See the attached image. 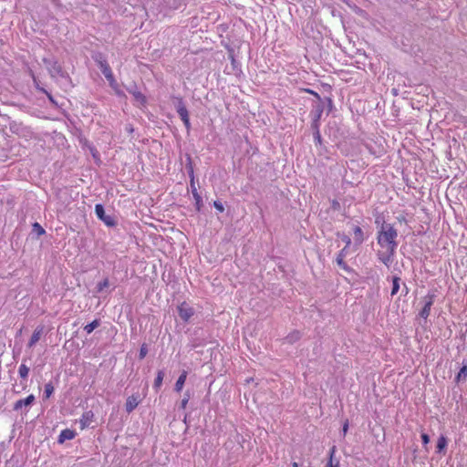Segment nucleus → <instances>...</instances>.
Instances as JSON below:
<instances>
[{
	"mask_svg": "<svg viewBox=\"0 0 467 467\" xmlns=\"http://www.w3.org/2000/svg\"><path fill=\"white\" fill-rule=\"evenodd\" d=\"M75 437V432L71 430H63L58 436V442L62 443L67 440H72Z\"/></svg>",
	"mask_w": 467,
	"mask_h": 467,
	"instance_id": "14",
	"label": "nucleus"
},
{
	"mask_svg": "<svg viewBox=\"0 0 467 467\" xmlns=\"http://www.w3.org/2000/svg\"><path fill=\"white\" fill-rule=\"evenodd\" d=\"M46 95H47V99H49V101H50L52 104L57 105V102L55 101V99H54L53 96H52L49 92H47V94H46Z\"/></svg>",
	"mask_w": 467,
	"mask_h": 467,
	"instance_id": "35",
	"label": "nucleus"
},
{
	"mask_svg": "<svg viewBox=\"0 0 467 467\" xmlns=\"http://www.w3.org/2000/svg\"><path fill=\"white\" fill-rule=\"evenodd\" d=\"M32 232L36 234L37 236H41L46 234L45 229L38 223H34L32 224Z\"/></svg>",
	"mask_w": 467,
	"mask_h": 467,
	"instance_id": "21",
	"label": "nucleus"
},
{
	"mask_svg": "<svg viewBox=\"0 0 467 467\" xmlns=\"http://www.w3.org/2000/svg\"><path fill=\"white\" fill-rule=\"evenodd\" d=\"M178 313L184 322H188L194 315V309L186 302H182L178 306Z\"/></svg>",
	"mask_w": 467,
	"mask_h": 467,
	"instance_id": "6",
	"label": "nucleus"
},
{
	"mask_svg": "<svg viewBox=\"0 0 467 467\" xmlns=\"http://www.w3.org/2000/svg\"><path fill=\"white\" fill-rule=\"evenodd\" d=\"M95 212L97 216L102 220L107 225L113 226L115 224L114 218L109 215H106L104 207L101 204H96Z\"/></svg>",
	"mask_w": 467,
	"mask_h": 467,
	"instance_id": "7",
	"label": "nucleus"
},
{
	"mask_svg": "<svg viewBox=\"0 0 467 467\" xmlns=\"http://www.w3.org/2000/svg\"><path fill=\"white\" fill-rule=\"evenodd\" d=\"M424 306L420 312V317L423 318L424 320H427L431 314V306L434 303L435 295L434 294H429L424 298Z\"/></svg>",
	"mask_w": 467,
	"mask_h": 467,
	"instance_id": "5",
	"label": "nucleus"
},
{
	"mask_svg": "<svg viewBox=\"0 0 467 467\" xmlns=\"http://www.w3.org/2000/svg\"><path fill=\"white\" fill-rule=\"evenodd\" d=\"M35 400V396L33 394H30L26 399L16 400L14 404L13 410H19L23 407L31 406L34 403Z\"/></svg>",
	"mask_w": 467,
	"mask_h": 467,
	"instance_id": "9",
	"label": "nucleus"
},
{
	"mask_svg": "<svg viewBox=\"0 0 467 467\" xmlns=\"http://www.w3.org/2000/svg\"><path fill=\"white\" fill-rule=\"evenodd\" d=\"M336 451H337L336 446H333L329 450V460H328L326 467H339V461L334 458Z\"/></svg>",
	"mask_w": 467,
	"mask_h": 467,
	"instance_id": "13",
	"label": "nucleus"
},
{
	"mask_svg": "<svg viewBox=\"0 0 467 467\" xmlns=\"http://www.w3.org/2000/svg\"><path fill=\"white\" fill-rule=\"evenodd\" d=\"M397 237L396 228L393 224L388 223H383L377 233V243L379 245L377 255L387 266L393 261L398 247Z\"/></svg>",
	"mask_w": 467,
	"mask_h": 467,
	"instance_id": "1",
	"label": "nucleus"
},
{
	"mask_svg": "<svg viewBox=\"0 0 467 467\" xmlns=\"http://www.w3.org/2000/svg\"><path fill=\"white\" fill-rule=\"evenodd\" d=\"M190 187H191L192 192V189H197L195 186V176H194V172H193L192 169L190 172Z\"/></svg>",
	"mask_w": 467,
	"mask_h": 467,
	"instance_id": "30",
	"label": "nucleus"
},
{
	"mask_svg": "<svg viewBox=\"0 0 467 467\" xmlns=\"http://www.w3.org/2000/svg\"><path fill=\"white\" fill-rule=\"evenodd\" d=\"M353 238L357 245H360L364 241V234L359 226H355L353 229Z\"/></svg>",
	"mask_w": 467,
	"mask_h": 467,
	"instance_id": "12",
	"label": "nucleus"
},
{
	"mask_svg": "<svg viewBox=\"0 0 467 467\" xmlns=\"http://www.w3.org/2000/svg\"><path fill=\"white\" fill-rule=\"evenodd\" d=\"M178 100H179V103H178V106H177V112H178L181 119L182 120L186 130H190V129H191V122H190L188 109L185 107L182 98L178 99Z\"/></svg>",
	"mask_w": 467,
	"mask_h": 467,
	"instance_id": "4",
	"label": "nucleus"
},
{
	"mask_svg": "<svg viewBox=\"0 0 467 467\" xmlns=\"http://www.w3.org/2000/svg\"><path fill=\"white\" fill-rule=\"evenodd\" d=\"M467 379V365H463L455 377V380L460 382Z\"/></svg>",
	"mask_w": 467,
	"mask_h": 467,
	"instance_id": "18",
	"label": "nucleus"
},
{
	"mask_svg": "<svg viewBox=\"0 0 467 467\" xmlns=\"http://www.w3.org/2000/svg\"><path fill=\"white\" fill-rule=\"evenodd\" d=\"M400 221L405 220V217L399 218Z\"/></svg>",
	"mask_w": 467,
	"mask_h": 467,
	"instance_id": "39",
	"label": "nucleus"
},
{
	"mask_svg": "<svg viewBox=\"0 0 467 467\" xmlns=\"http://www.w3.org/2000/svg\"><path fill=\"white\" fill-rule=\"evenodd\" d=\"M163 379H164V371L163 370H159L157 372V376L154 379V382H153V388L156 391H159L161 385H162V382H163Z\"/></svg>",
	"mask_w": 467,
	"mask_h": 467,
	"instance_id": "16",
	"label": "nucleus"
},
{
	"mask_svg": "<svg viewBox=\"0 0 467 467\" xmlns=\"http://www.w3.org/2000/svg\"><path fill=\"white\" fill-rule=\"evenodd\" d=\"M292 467H299V465H298L297 462H295L292 463Z\"/></svg>",
	"mask_w": 467,
	"mask_h": 467,
	"instance_id": "37",
	"label": "nucleus"
},
{
	"mask_svg": "<svg viewBox=\"0 0 467 467\" xmlns=\"http://www.w3.org/2000/svg\"><path fill=\"white\" fill-rule=\"evenodd\" d=\"M54 392V386L51 382H48L45 385V390H44V398L48 399L52 393Z\"/></svg>",
	"mask_w": 467,
	"mask_h": 467,
	"instance_id": "23",
	"label": "nucleus"
},
{
	"mask_svg": "<svg viewBox=\"0 0 467 467\" xmlns=\"http://www.w3.org/2000/svg\"><path fill=\"white\" fill-rule=\"evenodd\" d=\"M448 444L447 438L444 435H441L437 441V452L443 453Z\"/></svg>",
	"mask_w": 467,
	"mask_h": 467,
	"instance_id": "15",
	"label": "nucleus"
},
{
	"mask_svg": "<svg viewBox=\"0 0 467 467\" xmlns=\"http://www.w3.org/2000/svg\"><path fill=\"white\" fill-rule=\"evenodd\" d=\"M43 63L46 65L47 69L48 70V73L52 78H56L57 77L63 78H68L67 73L63 70L61 65L57 60L44 57Z\"/></svg>",
	"mask_w": 467,
	"mask_h": 467,
	"instance_id": "2",
	"label": "nucleus"
},
{
	"mask_svg": "<svg viewBox=\"0 0 467 467\" xmlns=\"http://www.w3.org/2000/svg\"><path fill=\"white\" fill-rule=\"evenodd\" d=\"M133 97H134L135 101L140 106H145V104H146V98H145V96L143 94H141L140 92H134L133 93Z\"/></svg>",
	"mask_w": 467,
	"mask_h": 467,
	"instance_id": "20",
	"label": "nucleus"
},
{
	"mask_svg": "<svg viewBox=\"0 0 467 467\" xmlns=\"http://www.w3.org/2000/svg\"><path fill=\"white\" fill-rule=\"evenodd\" d=\"M44 326H38L36 327L27 344L28 348H33L40 340L42 335L44 334Z\"/></svg>",
	"mask_w": 467,
	"mask_h": 467,
	"instance_id": "10",
	"label": "nucleus"
},
{
	"mask_svg": "<svg viewBox=\"0 0 467 467\" xmlns=\"http://www.w3.org/2000/svg\"><path fill=\"white\" fill-rule=\"evenodd\" d=\"M187 375H188V372L186 370H183L181 373V375L179 376V378L177 379L175 385H174V390L177 393L182 392V390L184 387V384L186 382V379H187Z\"/></svg>",
	"mask_w": 467,
	"mask_h": 467,
	"instance_id": "11",
	"label": "nucleus"
},
{
	"mask_svg": "<svg viewBox=\"0 0 467 467\" xmlns=\"http://www.w3.org/2000/svg\"><path fill=\"white\" fill-rule=\"evenodd\" d=\"M348 430V420H346L345 423L343 424V428H342L344 436L347 434Z\"/></svg>",
	"mask_w": 467,
	"mask_h": 467,
	"instance_id": "34",
	"label": "nucleus"
},
{
	"mask_svg": "<svg viewBox=\"0 0 467 467\" xmlns=\"http://www.w3.org/2000/svg\"><path fill=\"white\" fill-rule=\"evenodd\" d=\"M140 402V395H131L130 396L125 403V410L128 413H130L133 410L137 408V406Z\"/></svg>",
	"mask_w": 467,
	"mask_h": 467,
	"instance_id": "8",
	"label": "nucleus"
},
{
	"mask_svg": "<svg viewBox=\"0 0 467 467\" xmlns=\"http://www.w3.org/2000/svg\"><path fill=\"white\" fill-rule=\"evenodd\" d=\"M342 241L346 244V249L351 244V239L349 238V236L348 235H343L342 236Z\"/></svg>",
	"mask_w": 467,
	"mask_h": 467,
	"instance_id": "33",
	"label": "nucleus"
},
{
	"mask_svg": "<svg viewBox=\"0 0 467 467\" xmlns=\"http://www.w3.org/2000/svg\"><path fill=\"white\" fill-rule=\"evenodd\" d=\"M420 438H421V441H422V444L425 448L426 451H428V444L430 442V437L427 433H421L420 435Z\"/></svg>",
	"mask_w": 467,
	"mask_h": 467,
	"instance_id": "29",
	"label": "nucleus"
},
{
	"mask_svg": "<svg viewBox=\"0 0 467 467\" xmlns=\"http://www.w3.org/2000/svg\"><path fill=\"white\" fill-rule=\"evenodd\" d=\"M213 206L220 213H223L224 211V208H223V204L221 202H213Z\"/></svg>",
	"mask_w": 467,
	"mask_h": 467,
	"instance_id": "32",
	"label": "nucleus"
},
{
	"mask_svg": "<svg viewBox=\"0 0 467 467\" xmlns=\"http://www.w3.org/2000/svg\"><path fill=\"white\" fill-rule=\"evenodd\" d=\"M95 60L98 62L102 74L108 79V81L109 82L110 86L114 89H116L114 75L112 73V70H111L110 67L109 66L107 61L103 58L102 55L101 54L97 55L96 57H95Z\"/></svg>",
	"mask_w": 467,
	"mask_h": 467,
	"instance_id": "3",
	"label": "nucleus"
},
{
	"mask_svg": "<svg viewBox=\"0 0 467 467\" xmlns=\"http://www.w3.org/2000/svg\"><path fill=\"white\" fill-rule=\"evenodd\" d=\"M109 280L107 278H105L103 281L98 283L97 291L99 293H101V292H103V290L105 288L109 287Z\"/></svg>",
	"mask_w": 467,
	"mask_h": 467,
	"instance_id": "28",
	"label": "nucleus"
},
{
	"mask_svg": "<svg viewBox=\"0 0 467 467\" xmlns=\"http://www.w3.org/2000/svg\"><path fill=\"white\" fill-rule=\"evenodd\" d=\"M400 221L405 220V217L399 218Z\"/></svg>",
	"mask_w": 467,
	"mask_h": 467,
	"instance_id": "38",
	"label": "nucleus"
},
{
	"mask_svg": "<svg viewBox=\"0 0 467 467\" xmlns=\"http://www.w3.org/2000/svg\"><path fill=\"white\" fill-rule=\"evenodd\" d=\"M18 373L21 379H26L29 373V368L25 364H21L18 369Z\"/></svg>",
	"mask_w": 467,
	"mask_h": 467,
	"instance_id": "22",
	"label": "nucleus"
},
{
	"mask_svg": "<svg viewBox=\"0 0 467 467\" xmlns=\"http://www.w3.org/2000/svg\"><path fill=\"white\" fill-rule=\"evenodd\" d=\"M192 196H193V198L195 200L197 210L199 211L200 207H201V203H202V197L199 194L197 189H192Z\"/></svg>",
	"mask_w": 467,
	"mask_h": 467,
	"instance_id": "26",
	"label": "nucleus"
},
{
	"mask_svg": "<svg viewBox=\"0 0 467 467\" xmlns=\"http://www.w3.org/2000/svg\"><path fill=\"white\" fill-rule=\"evenodd\" d=\"M32 78H33V83H34L35 88L38 91H40L44 94H47V91L43 87L40 86V81L35 77L34 74H32Z\"/></svg>",
	"mask_w": 467,
	"mask_h": 467,
	"instance_id": "27",
	"label": "nucleus"
},
{
	"mask_svg": "<svg viewBox=\"0 0 467 467\" xmlns=\"http://www.w3.org/2000/svg\"><path fill=\"white\" fill-rule=\"evenodd\" d=\"M99 327V321L98 319H95L91 323L85 326L84 329L88 334H90L93 332L94 329Z\"/></svg>",
	"mask_w": 467,
	"mask_h": 467,
	"instance_id": "19",
	"label": "nucleus"
},
{
	"mask_svg": "<svg viewBox=\"0 0 467 467\" xmlns=\"http://www.w3.org/2000/svg\"><path fill=\"white\" fill-rule=\"evenodd\" d=\"M400 278L398 277V276H395L393 277V280H392V289H391V295L394 296L398 293L399 289H400Z\"/></svg>",
	"mask_w": 467,
	"mask_h": 467,
	"instance_id": "25",
	"label": "nucleus"
},
{
	"mask_svg": "<svg viewBox=\"0 0 467 467\" xmlns=\"http://www.w3.org/2000/svg\"><path fill=\"white\" fill-rule=\"evenodd\" d=\"M306 92L310 93V94H313V95H315V96H318L317 92H315V91H313V90H311V89H309V88H306Z\"/></svg>",
	"mask_w": 467,
	"mask_h": 467,
	"instance_id": "36",
	"label": "nucleus"
},
{
	"mask_svg": "<svg viewBox=\"0 0 467 467\" xmlns=\"http://www.w3.org/2000/svg\"><path fill=\"white\" fill-rule=\"evenodd\" d=\"M147 353H148V348H147V345L146 344H143L141 347H140V359H143L146 356H147Z\"/></svg>",
	"mask_w": 467,
	"mask_h": 467,
	"instance_id": "31",
	"label": "nucleus"
},
{
	"mask_svg": "<svg viewBox=\"0 0 467 467\" xmlns=\"http://www.w3.org/2000/svg\"><path fill=\"white\" fill-rule=\"evenodd\" d=\"M346 247H344L340 252L339 254H337V264L342 268V269H347L348 266H347V264L345 262V255H346Z\"/></svg>",
	"mask_w": 467,
	"mask_h": 467,
	"instance_id": "17",
	"label": "nucleus"
},
{
	"mask_svg": "<svg viewBox=\"0 0 467 467\" xmlns=\"http://www.w3.org/2000/svg\"><path fill=\"white\" fill-rule=\"evenodd\" d=\"M191 399V394L189 391H186L184 394H183V398L181 400V403H180V409L182 410H185L187 405H188V402Z\"/></svg>",
	"mask_w": 467,
	"mask_h": 467,
	"instance_id": "24",
	"label": "nucleus"
}]
</instances>
